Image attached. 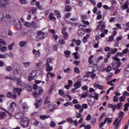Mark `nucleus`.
<instances>
[{
  "label": "nucleus",
  "instance_id": "nucleus-1",
  "mask_svg": "<svg viewBox=\"0 0 129 129\" xmlns=\"http://www.w3.org/2000/svg\"><path fill=\"white\" fill-rule=\"evenodd\" d=\"M13 74L15 78H21L22 77V71L17 68V64H15L13 67Z\"/></svg>",
  "mask_w": 129,
  "mask_h": 129
},
{
  "label": "nucleus",
  "instance_id": "nucleus-2",
  "mask_svg": "<svg viewBox=\"0 0 129 129\" xmlns=\"http://www.w3.org/2000/svg\"><path fill=\"white\" fill-rule=\"evenodd\" d=\"M112 68L113 70L115 71V74H117L120 72V70L118 69L120 66H121V62H115L112 63Z\"/></svg>",
  "mask_w": 129,
  "mask_h": 129
},
{
  "label": "nucleus",
  "instance_id": "nucleus-3",
  "mask_svg": "<svg viewBox=\"0 0 129 129\" xmlns=\"http://www.w3.org/2000/svg\"><path fill=\"white\" fill-rule=\"evenodd\" d=\"M21 125L22 127H27L29 125V122H30V120L27 117H21Z\"/></svg>",
  "mask_w": 129,
  "mask_h": 129
},
{
  "label": "nucleus",
  "instance_id": "nucleus-4",
  "mask_svg": "<svg viewBox=\"0 0 129 129\" xmlns=\"http://www.w3.org/2000/svg\"><path fill=\"white\" fill-rule=\"evenodd\" d=\"M52 59L51 58H48L46 59V71H52L53 70V67L50 66V63L52 62Z\"/></svg>",
  "mask_w": 129,
  "mask_h": 129
},
{
  "label": "nucleus",
  "instance_id": "nucleus-5",
  "mask_svg": "<svg viewBox=\"0 0 129 129\" xmlns=\"http://www.w3.org/2000/svg\"><path fill=\"white\" fill-rule=\"evenodd\" d=\"M37 91L39 92V93H38V92L36 91H34L33 92V96H34V97H38L39 95H42V94H43V90L42 89V88L38 87Z\"/></svg>",
  "mask_w": 129,
  "mask_h": 129
},
{
  "label": "nucleus",
  "instance_id": "nucleus-6",
  "mask_svg": "<svg viewBox=\"0 0 129 129\" xmlns=\"http://www.w3.org/2000/svg\"><path fill=\"white\" fill-rule=\"evenodd\" d=\"M37 35L40 39H44V38H46V37L48 36V34L45 32H42L41 30L37 31Z\"/></svg>",
  "mask_w": 129,
  "mask_h": 129
},
{
  "label": "nucleus",
  "instance_id": "nucleus-7",
  "mask_svg": "<svg viewBox=\"0 0 129 129\" xmlns=\"http://www.w3.org/2000/svg\"><path fill=\"white\" fill-rule=\"evenodd\" d=\"M99 25L97 27L96 30H100L101 32H103L104 31V29H105V25L103 24V21H100L98 22Z\"/></svg>",
  "mask_w": 129,
  "mask_h": 129
},
{
  "label": "nucleus",
  "instance_id": "nucleus-8",
  "mask_svg": "<svg viewBox=\"0 0 129 129\" xmlns=\"http://www.w3.org/2000/svg\"><path fill=\"white\" fill-rule=\"evenodd\" d=\"M118 56H120V57H122L123 56V52H117L116 54L115 55V56L113 57V60L116 61V62L119 63L120 62V59L118 58Z\"/></svg>",
  "mask_w": 129,
  "mask_h": 129
},
{
  "label": "nucleus",
  "instance_id": "nucleus-9",
  "mask_svg": "<svg viewBox=\"0 0 129 129\" xmlns=\"http://www.w3.org/2000/svg\"><path fill=\"white\" fill-rule=\"evenodd\" d=\"M14 25L18 31H21L22 29V25H21V21L20 20H17V21L15 20Z\"/></svg>",
  "mask_w": 129,
  "mask_h": 129
},
{
  "label": "nucleus",
  "instance_id": "nucleus-10",
  "mask_svg": "<svg viewBox=\"0 0 129 129\" xmlns=\"http://www.w3.org/2000/svg\"><path fill=\"white\" fill-rule=\"evenodd\" d=\"M92 59H93V55L90 56V57H89V59H88V62H89V64H92V66H93V67L94 68H95L97 67V64L94 63L93 61H92Z\"/></svg>",
  "mask_w": 129,
  "mask_h": 129
},
{
  "label": "nucleus",
  "instance_id": "nucleus-11",
  "mask_svg": "<svg viewBox=\"0 0 129 129\" xmlns=\"http://www.w3.org/2000/svg\"><path fill=\"white\" fill-rule=\"evenodd\" d=\"M15 106H17V104L15 102H13L10 104L8 109L11 112H13L15 110Z\"/></svg>",
  "mask_w": 129,
  "mask_h": 129
},
{
  "label": "nucleus",
  "instance_id": "nucleus-12",
  "mask_svg": "<svg viewBox=\"0 0 129 129\" xmlns=\"http://www.w3.org/2000/svg\"><path fill=\"white\" fill-rule=\"evenodd\" d=\"M9 0L1 1L0 2V6L1 8H5L6 5H9L10 2Z\"/></svg>",
  "mask_w": 129,
  "mask_h": 129
},
{
  "label": "nucleus",
  "instance_id": "nucleus-13",
  "mask_svg": "<svg viewBox=\"0 0 129 129\" xmlns=\"http://www.w3.org/2000/svg\"><path fill=\"white\" fill-rule=\"evenodd\" d=\"M118 120H119V118H116L113 123V125H114V129H118L119 127V124L117 122Z\"/></svg>",
  "mask_w": 129,
  "mask_h": 129
},
{
  "label": "nucleus",
  "instance_id": "nucleus-14",
  "mask_svg": "<svg viewBox=\"0 0 129 129\" xmlns=\"http://www.w3.org/2000/svg\"><path fill=\"white\" fill-rule=\"evenodd\" d=\"M22 109L24 110V111H28V109H29V106L27 104V103L23 102L22 104Z\"/></svg>",
  "mask_w": 129,
  "mask_h": 129
},
{
  "label": "nucleus",
  "instance_id": "nucleus-15",
  "mask_svg": "<svg viewBox=\"0 0 129 129\" xmlns=\"http://www.w3.org/2000/svg\"><path fill=\"white\" fill-rule=\"evenodd\" d=\"M33 54L34 55L36 58H38V57H40L41 56V53L40 52V50H36V49H33L32 50Z\"/></svg>",
  "mask_w": 129,
  "mask_h": 129
},
{
  "label": "nucleus",
  "instance_id": "nucleus-16",
  "mask_svg": "<svg viewBox=\"0 0 129 129\" xmlns=\"http://www.w3.org/2000/svg\"><path fill=\"white\" fill-rule=\"evenodd\" d=\"M88 96L90 97V98L92 97L93 98L96 99V100H98V96H99V94L96 93H94V96L92 95V94H88Z\"/></svg>",
  "mask_w": 129,
  "mask_h": 129
},
{
  "label": "nucleus",
  "instance_id": "nucleus-17",
  "mask_svg": "<svg viewBox=\"0 0 129 129\" xmlns=\"http://www.w3.org/2000/svg\"><path fill=\"white\" fill-rule=\"evenodd\" d=\"M82 112H83V108H81L79 111V112L76 113V117L77 118H82V114H81V113H82Z\"/></svg>",
  "mask_w": 129,
  "mask_h": 129
},
{
  "label": "nucleus",
  "instance_id": "nucleus-18",
  "mask_svg": "<svg viewBox=\"0 0 129 129\" xmlns=\"http://www.w3.org/2000/svg\"><path fill=\"white\" fill-rule=\"evenodd\" d=\"M67 29V28L64 27L62 29V33L63 37V39H67L68 38V33L65 31Z\"/></svg>",
  "mask_w": 129,
  "mask_h": 129
},
{
  "label": "nucleus",
  "instance_id": "nucleus-19",
  "mask_svg": "<svg viewBox=\"0 0 129 129\" xmlns=\"http://www.w3.org/2000/svg\"><path fill=\"white\" fill-rule=\"evenodd\" d=\"M21 88H14L13 90V93H17L18 95H21V92H22Z\"/></svg>",
  "mask_w": 129,
  "mask_h": 129
},
{
  "label": "nucleus",
  "instance_id": "nucleus-20",
  "mask_svg": "<svg viewBox=\"0 0 129 129\" xmlns=\"http://www.w3.org/2000/svg\"><path fill=\"white\" fill-rule=\"evenodd\" d=\"M35 76L36 74L33 72L30 74V76L28 77V80L29 81H32V80H34V79H35Z\"/></svg>",
  "mask_w": 129,
  "mask_h": 129
},
{
  "label": "nucleus",
  "instance_id": "nucleus-21",
  "mask_svg": "<svg viewBox=\"0 0 129 129\" xmlns=\"http://www.w3.org/2000/svg\"><path fill=\"white\" fill-rule=\"evenodd\" d=\"M42 104V101L41 100H36L35 105L37 108H39L41 105Z\"/></svg>",
  "mask_w": 129,
  "mask_h": 129
},
{
  "label": "nucleus",
  "instance_id": "nucleus-22",
  "mask_svg": "<svg viewBox=\"0 0 129 129\" xmlns=\"http://www.w3.org/2000/svg\"><path fill=\"white\" fill-rule=\"evenodd\" d=\"M87 74H89L90 77H91L92 78V79H94V78L96 77V74L93 73V72H87L86 73Z\"/></svg>",
  "mask_w": 129,
  "mask_h": 129
},
{
  "label": "nucleus",
  "instance_id": "nucleus-23",
  "mask_svg": "<svg viewBox=\"0 0 129 129\" xmlns=\"http://www.w3.org/2000/svg\"><path fill=\"white\" fill-rule=\"evenodd\" d=\"M95 103V99L93 100H90L88 101V105L91 106V107H92L93 105H94V104Z\"/></svg>",
  "mask_w": 129,
  "mask_h": 129
},
{
  "label": "nucleus",
  "instance_id": "nucleus-24",
  "mask_svg": "<svg viewBox=\"0 0 129 129\" xmlns=\"http://www.w3.org/2000/svg\"><path fill=\"white\" fill-rule=\"evenodd\" d=\"M48 18L50 21H52V20H54V21H56V17H54V14H53V13H51L49 15Z\"/></svg>",
  "mask_w": 129,
  "mask_h": 129
},
{
  "label": "nucleus",
  "instance_id": "nucleus-25",
  "mask_svg": "<svg viewBox=\"0 0 129 129\" xmlns=\"http://www.w3.org/2000/svg\"><path fill=\"white\" fill-rule=\"evenodd\" d=\"M90 37V34H87L85 36L83 37V42L85 43L87 42V39Z\"/></svg>",
  "mask_w": 129,
  "mask_h": 129
},
{
  "label": "nucleus",
  "instance_id": "nucleus-26",
  "mask_svg": "<svg viewBox=\"0 0 129 129\" xmlns=\"http://www.w3.org/2000/svg\"><path fill=\"white\" fill-rule=\"evenodd\" d=\"M75 87L78 89V88H80L81 87V82L78 81L75 84Z\"/></svg>",
  "mask_w": 129,
  "mask_h": 129
},
{
  "label": "nucleus",
  "instance_id": "nucleus-27",
  "mask_svg": "<svg viewBox=\"0 0 129 129\" xmlns=\"http://www.w3.org/2000/svg\"><path fill=\"white\" fill-rule=\"evenodd\" d=\"M108 107L112 108V109H113V111H115V109H116V105L109 104Z\"/></svg>",
  "mask_w": 129,
  "mask_h": 129
},
{
  "label": "nucleus",
  "instance_id": "nucleus-28",
  "mask_svg": "<svg viewBox=\"0 0 129 129\" xmlns=\"http://www.w3.org/2000/svg\"><path fill=\"white\" fill-rule=\"evenodd\" d=\"M65 92L63 90H58V94L59 95H62L63 97H66V94H64Z\"/></svg>",
  "mask_w": 129,
  "mask_h": 129
},
{
  "label": "nucleus",
  "instance_id": "nucleus-29",
  "mask_svg": "<svg viewBox=\"0 0 129 129\" xmlns=\"http://www.w3.org/2000/svg\"><path fill=\"white\" fill-rule=\"evenodd\" d=\"M26 44H27V41H22L19 43V46L20 47H25V45H26Z\"/></svg>",
  "mask_w": 129,
  "mask_h": 129
},
{
  "label": "nucleus",
  "instance_id": "nucleus-30",
  "mask_svg": "<svg viewBox=\"0 0 129 129\" xmlns=\"http://www.w3.org/2000/svg\"><path fill=\"white\" fill-rule=\"evenodd\" d=\"M64 55L66 57H67V58H69L70 57V54L71 53V52L69 50H67L64 51Z\"/></svg>",
  "mask_w": 129,
  "mask_h": 129
},
{
  "label": "nucleus",
  "instance_id": "nucleus-31",
  "mask_svg": "<svg viewBox=\"0 0 129 129\" xmlns=\"http://www.w3.org/2000/svg\"><path fill=\"white\" fill-rule=\"evenodd\" d=\"M30 27H32L33 29H36V28H37V23H36L35 21H32L30 24Z\"/></svg>",
  "mask_w": 129,
  "mask_h": 129
},
{
  "label": "nucleus",
  "instance_id": "nucleus-32",
  "mask_svg": "<svg viewBox=\"0 0 129 129\" xmlns=\"http://www.w3.org/2000/svg\"><path fill=\"white\" fill-rule=\"evenodd\" d=\"M124 107L123 109L124 111H127V110H128L129 103H126V104H125L124 105Z\"/></svg>",
  "mask_w": 129,
  "mask_h": 129
},
{
  "label": "nucleus",
  "instance_id": "nucleus-33",
  "mask_svg": "<svg viewBox=\"0 0 129 129\" xmlns=\"http://www.w3.org/2000/svg\"><path fill=\"white\" fill-rule=\"evenodd\" d=\"M7 98H12L13 97V93L11 92H8L6 94Z\"/></svg>",
  "mask_w": 129,
  "mask_h": 129
},
{
  "label": "nucleus",
  "instance_id": "nucleus-34",
  "mask_svg": "<svg viewBox=\"0 0 129 129\" xmlns=\"http://www.w3.org/2000/svg\"><path fill=\"white\" fill-rule=\"evenodd\" d=\"M2 46V45L0 44V49L1 52H6L7 50H8V48H7V46H3L1 48V47Z\"/></svg>",
  "mask_w": 129,
  "mask_h": 129
},
{
  "label": "nucleus",
  "instance_id": "nucleus-35",
  "mask_svg": "<svg viewBox=\"0 0 129 129\" xmlns=\"http://www.w3.org/2000/svg\"><path fill=\"white\" fill-rule=\"evenodd\" d=\"M17 85L20 86L23 85V81L19 78H17Z\"/></svg>",
  "mask_w": 129,
  "mask_h": 129
},
{
  "label": "nucleus",
  "instance_id": "nucleus-36",
  "mask_svg": "<svg viewBox=\"0 0 129 129\" xmlns=\"http://www.w3.org/2000/svg\"><path fill=\"white\" fill-rule=\"evenodd\" d=\"M39 117L40 118V119H42L43 120H44V119H46V118H48V117H50L49 116H47L46 115H40Z\"/></svg>",
  "mask_w": 129,
  "mask_h": 129
},
{
  "label": "nucleus",
  "instance_id": "nucleus-37",
  "mask_svg": "<svg viewBox=\"0 0 129 129\" xmlns=\"http://www.w3.org/2000/svg\"><path fill=\"white\" fill-rule=\"evenodd\" d=\"M128 1H126L125 5L122 7V10H126V9H127V8H128Z\"/></svg>",
  "mask_w": 129,
  "mask_h": 129
},
{
  "label": "nucleus",
  "instance_id": "nucleus-38",
  "mask_svg": "<svg viewBox=\"0 0 129 129\" xmlns=\"http://www.w3.org/2000/svg\"><path fill=\"white\" fill-rule=\"evenodd\" d=\"M74 71L75 73H76L77 74H79V73H80V71L79 70V69L77 67L74 68Z\"/></svg>",
  "mask_w": 129,
  "mask_h": 129
},
{
  "label": "nucleus",
  "instance_id": "nucleus-39",
  "mask_svg": "<svg viewBox=\"0 0 129 129\" xmlns=\"http://www.w3.org/2000/svg\"><path fill=\"white\" fill-rule=\"evenodd\" d=\"M71 10H72V8L71 6H67L65 8V11L66 12H70L71 11Z\"/></svg>",
  "mask_w": 129,
  "mask_h": 129
},
{
  "label": "nucleus",
  "instance_id": "nucleus-40",
  "mask_svg": "<svg viewBox=\"0 0 129 129\" xmlns=\"http://www.w3.org/2000/svg\"><path fill=\"white\" fill-rule=\"evenodd\" d=\"M5 115H6L5 112H0V119H3L5 117Z\"/></svg>",
  "mask_w": 129,
  "mask_h": 129
},
{
  "label": "nucleus",
  "instance_id": "nucleus-41",
  "mask_svg": "<svg viewBox=\"0 0 129 129\" xmlns=\"http://www.w3.org/2000/svg\"><path fill=\"white\" fill-rule=\"evenodd\" d=\"M83 30V28H82L81 29V30H79L78 32V35H80V36H82V35H83V34H84V31Z\"/></svg>",
  "mask_w": 129,
  "mask_h": 129
},
{
  "label": "nucleus",
  "instance_id": "nucleus-42",
  "mask_svg": "<svg viewBox=\"0 0 129 129\" xmlns=\"http://www.w3.org/2000/svg\"><path fill=\"white\" fill-rule=\"evenodd\" d=\"M36 6L37 7V8L38 10H43V8H42V6L40 5V3L39 2H36L35 4Z\"/></svg>",
  "mask_w": 129,
  "mask_h": 129
},
{
  "label": "nucleus",
  "instance_id": "nucleus-43",
  "mask_svg": "<svg viewBox=\"0 0 129 129\" xmlns=\"http://www.w3.org/2000/svg\"><path fill=\"white\" fill-rule=\"evenodd\" d=\"M114 38V36L113 35H111V36H109L108 40H107V42H111L113 38Z\"/></svg>",
  "mask_w": 129,
  "mask_h": 129
},
{
  "label": "nucleus",
  "instance_id": "nucleus-44",
  "mask_svg": "<svg viewBox=\"0 0 129 129\" xmlns=\"http://www.w3.org/2000/svg\"><path fill=\"white\" fill-rule=\"evenodd\" d=\"M49 125L51 127H55V126H56V123H55V122L53 121H51Z\"/></svg>",
  "mask_w": 129,
  "mask_h": 129
},
{
  "label": "nucleus",
  "instance_id": "nucleus-45",
  "mask_svg": "<svg viewBox=\"0 0 129 129\" xmlns=\"http://www.w3.org/2000/svg\"><path fill=\"white\" fill-rule=\"evenodd\" d=\"M124 100H125V96H122L120 97V98H119V101L120 102H123V101H124Z\"/></svg>",
  "mask_w": 129,
  "mask_h": 129
},
{
  "label": "nucleus",
  "instance_id": "nucleus-46",
  "mask_svg": "<svg viewBox=\"0 0 129 129\" xmlns=\"http://www.w3.org/2000/svg\"><path fill=\"white\" fill-rule=\"evenodd\" d=\"M111 54H115L116 52H117V48H114L112 49V48H111Z\"/></svg>",
  "mask_w": 129,
  "mask_h": 129
},
{
  "label": "nucleus",
  "instance_id": "nucleus-47",
  "mask_svg": "<svg viewBox=\"0 0 129 129\" xmlns=\"http://www.w3.org/2000/svg\"><path fill=\"white\" fill-rule=\"evenodd\" d=\"M105 123H106V120H104L103 122H101L100 123V124H99V127H102V126H103V125H104V124H105Z\"/></svg>",
  "mask_w": 129,
  "mask_h": 129
},
{
  "label": "nucleus",
  "instance_id": "nucleus-48",
  "mask_svg": "<svg viewBox=\"0 0 129 129\" xmlns=\"http://www.w3.org/2000/svg\"><path fill=\"white\" fill-rule=\"evenodd\" d=\"M95 122H96V118H94L92 119L91 121V124H92V125H94V124H95Z\"/></svg>",
  "mask_w": 129,
  "mask_h": 129
},
{
  "label": "nucleus",
  "instance_id": "nucleus-49",
  "mask_svg": "<svg viewBox=\"0 0 129 129\" xmlns=\"http://www.w3.org/2000/svg\"><path fill=\"white\" fill-rule=\"evenodd\" d=\"M116 105V108L117 109H120V107H121L122 105V103L120 102L119 103H118Z\"/></svg>",
  "mask_w": 129,
  "mask_h": 129
},
{
  "label": "nucleus",
  "instance_id": "nucleus-50",
  "mask_svg": "<svg viewBox=\"0 0 129 129\" xmlns=\"http://www.w3.org/2000/svg\"><path fill=\"white\" fill-rule=\"evenodd\" d=\"M114 102H117L118 101V97L117 96H114L113 98Z\"/></svg>",
  "mask_w": 129,
  "mask_h": 129
},
{
  "label": "nucleus",
  "instance_id": "nucleus-51",
  "mask_svg": "<svg viewBox=\"0 0 129 129\" xmlns=\"http://www.w3.org/2000/svg\"><path fill=\"white\" fill-rule=\"evenodd\" d=\"M105 120H106V121H108L109 123H111V121H112V118H108L107 117H106Z\"/></svg>",
  "mask_w": 129,
  "mask_h": 129
},
{
  "label": "nucleus",
  "instance_id": "nucleus-52",
  "mask_svg": "<svg viewBox=\"0 0 129 129\" xmlns=\"http://www.w3.org/2000/svg\"><path fill=\"white\" fill-rule=\"evenodd\" d=\"M74 107H75L76 109H80V108H81V105L76 104L74 105Z\"/></svg>",
  "mask_w": 129,
  "mask_h": 129
},
{
  "label": "nucleus",
  "instance_id": "nucleus-53",
  "mask_svg": "<svg viewBox=\"0 0 129 129\" xmlns=\"http://www.w3.org/2000/svg\"><path fill=\"white\" fill-rule=\"evenodd\" d=\"M124 114V112H123V111H120L119 113V118H121V117H122V116H123Z\"/></svg>",
  "mask_w": 129,
  "mask_h": 129
},
{
  "label": "nucleus",
  "instance_id": "nucleus-54",
  "mask_svg": "<svg viewBox=\"0 0 129 129\" xmlns=\"http://www.w3.org/2000/svg\"><path fill=\"white\" fill-rule=\"evenodd\" d=\"M97 87L100 90H103L104 87L101 85H97Z\"/></svg>",
  "mask_w": 129,
  "mask_h": 129
},
{
  "label": "nucleus",
  "instance_id": "nucleus-55",
  "mask_svg": "<svg viewBox=\"0 0 129 129\" xmlns=\"http://www.w3.org/2000/svg\"><path fill=\"white\" fill-rule=\"evenodd\" d=\"M88 96V93H83L82 95V97L83 98H85V97H87Z\"/></svg>",
  "mask_w": 129,
  "mask_h": 129
},
{
  "label": "nucleus",
  "instance_id": "nucleus-56",
  "mask_svg": "<svg viewBox=\"0 0 129 129\" xmlns=\"http://www.w3.org/2000/svg\"><path fill=\"white\" fill-rule=\"evenodd\" d=\"M70 70H71V69H70V68L67 69H63V72L64 73H69V72H70Z\"/></svg>",
  "mask_w": 129,
  "mask_h": 129
},
{
  "label": "nucleus",
  "instance_id": "nucleus-57",
  "mask_svg": "<svg viewBox=\"0 0 129 129\" xmlns=\"http://www.w3.org/2000/svg\"><path fill=\"white\" fill-rule=\"evenodd\" d=\"M111 70V67L108 66L106 69V71L107 73H109V72H110V71Z\"/></svg>",
  "mask_w": 129,
  "mask_h": 129
},
{
  "label": "nucleus",
  "instance_id": "nucleus-58",
  "mask_svg": "<svg viewBox=\"0 0 129 129\" xmlns=\"http://www.w3.org/2000/svg\"><path fill=\"white\" fill-rule=\"evenodd\" d=\"M82 22L84 24V25H87V26H89V25H90V23L88 21H86L85 20H82Z\"/></svg>",
  "mask_w": 129,
  "mask_h": 129
},
{
  "label": "nucleus",
  "instance_id": "nucleus-59",
  "mask_svg": "<svg viewBox=\"0 0 129 129\" xmlns=\"http://www.w3.org/2000/svg\"><path fill=\"white\" fill-rule=\"evenodd\" d=\"M82 108L86 109V108H87V107H88V105H87V104H83L82 105Z\"/></svg>",
  "mask_w": 129,
  "mask_h": 129
},
{
  "label": "nucleus",
  "instance_id": "nucleus-60",
  "mask_svg": "<svg viewBox=\"0 0 129 129\" xmlns=\"http://www.w3.org/2000/svg\"><path fill=\"white\" fill-rule=\"evenodd\" d=\"M58 42L60 45H64V44H65V41H64L63 39L59 40Z\"/></svg>",
  "mask_w": 129,
  "mask_h": 129
},
{
  "label": "nucleus",
  "instance_id": "nucleus-61",
  "mask_svg": "<svg viewBox=\"0 0 129 129\" xmlns=\"http://www.w3.org/2000/svg\"><path fill=\"white\" fill-rule=\"evenodd\" d=\"M86 120H87L88 121H89V120H90V119H91V115L88 114V115L86 116Z\"/></svg>",
  "mask_w": 129,
  "mask_h": 129
},
{
  "label": "nucleus",
  "instance_id": "nucleus-62",
  "mask_svg": "<svg viewBox=\"0 0 129 129\" xmlns=\"http://www.w3.org/2000/svg\"><path fill=\"white\" fill-rule=\"evenodd\" d=\"M92 30L90 28H86L85 29L84 32H86V33H91Z\"/></svg>",
  "mask_w": 129,
  "mask_h": 129
},
{
  "label": "nucleus",
  "instance_id": "nucleus-63",
  "mask_svg": "<svg viewBox=\"0 0 129 129\" xmlns=\"http://www.w3.org/2000/svg\"><path fill=\"white\" fill-rule=\"evenodd\" d=\"M6 70L8 72L12 71V70H13V68H12V67H6Z\"/></svg>",
  "mask_w": 129,
  "mask_h": 129
},
{
  "label": "nucleus",
  "instance_id": "nucleus-64",
  "mask_svg": "<svg viewBox=\"0 0 129 129\" xmlns=\"http://www.w3.org/2000/svg\"><path fill=\"white\" fill-rule=\"evenodd\" d=\"M23 64H24V66L25 67H29V65H30L31 63L30 62H23Z\"/></svg>",
  "mask_w": 129,
  "mask_h": 129
}]
</instances>
